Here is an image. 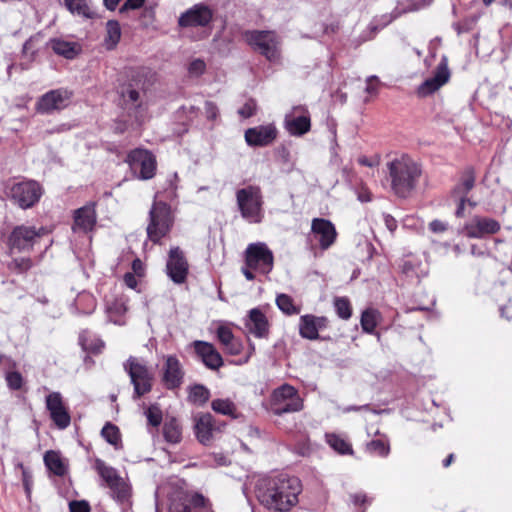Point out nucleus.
<instances>
[{
  "mask_svg": "<svg viewBox=\"0 0 512 512\" xmlns=\"http://www.w3.org/2000/svg\"><path fill=\"white\" fill-rule=\"evenodd\" d=\"M380 318V313L375 309H366L361 316V327L367 333H373Z\"/></svg>",
  "mask_w": 512,
  "mask_h": 512,
  "instance_id": "39",
  "label": "nucleus"
},
{
  "mask_svg": "<svg viewBox=\"0 0 512 512\" xmlns=\"http://www.w3.org/2000/svg\"><path fill=\"white\" fill-rule=\"evenodd\" d=\"M272 411L276 415L295 413L303 409V399L296 388L289 384H283L276 388L271 395Z\"/></svg>",
  "mask_w": 512,
  "mask_h": 512,
  "instance_id": "8",
  "label": "nucleus"
},
{
  "mask_svg": "<svg viewBox=\"0 0 512 512\" xmlns=\"http://www.w3.org/2000/svg\"><path fill=\"white\" fill-rule=\"evenodd\" d=\"M178 175L172 173L167 177L163 198L174 200L177 197ZM162 192H157L155 199L161 198ZM174 224V215L171 206L162 200H154L149 211V223L147 226V235L154 243L159 242L165 237Z\"/></svg>",
  "mask_w": 512,
  "mask_h": 512,
  "instance_id": "2",
  "label": "nucleus"
},
{
  "mask_svg": "<svg viewBox=\"0 0 512 512\" xmlns=\"http://www.w3.org/2000/svg\"><path fill=\"white\" fill-rule=\"evenodd\" d=\"M311 232L319 242L322 250L329 249L336 241L337 231L334 224L324 218H314L311 222Z\"/></svg>",
  "mask_w": 512,
  "mask_h": 512,
  "instance_id": "23",
  "label": "nucleus"
},
{
  "mask_svg": "<svg viewBox=\"0 0 512 512\" xmlns=\"http://www.w3.org/2000/svg\"><path fill=\"white\" fill-rule=\"evenodd\" d=\"M46 408L59 429H65L70 425L71 418L59 392H52L47 395Z\"/></svg>",
  "mask_w": 512,
  "mask_h": 512,
  "instance_id": "22",
  "label": "nucleus"
},
{
  "mask_svg": "<svg viewBox=\"0 0 512 512\" xmlns=\"http://www.w3.org/2000/svg\"><path fill=\"white\" fill-rule=\"evenodd\" d=\"M42 193L40 184L33 180L13 182L6 188L7 197L22 209L33 207L40 200Z\"/></svg>",
  "mask_w": 512,
  "mask_h": 512,
  "instance_id": "7",
  "label": "nucleus"
},
{
  "mask_svg": "<svg viewBox=\"0 0 512 512\" xmlns=\"http://www.w3.org/2000/svg\"><path fill=\"white\" fill-rule=\"evenodd\" d=\"M213 411L216 413L236 418V405L229 399H215L211 403Z\"/></svg>",
  "mask_w": 512,
  "mask_h": 512,
  "instance_id": "40",
  "label": "nucleus"
},
{
  "mask_svg": "<svg viewBox=\"0 0 512 512\" xmlns=\"http://www.w3.org/2000/svg\"><path fill=\"white\" fill-rule=\"evenodd\" d=\"M155 19V7L145 6L141 13L142 24L148 26L153 23Z\"/></svg>",
  "mask_w": 512,
  "mask_h": 512,
  "instance_id": "54",
  "label": "nucleus"
},
{
  "mask_svg": "<svg viewBox=\"0 0 512 512\" xmlns=\"http://www.w3.org/2000/svg\"><path fill=\"white\" fill-rule=\"evenodd\" d=\"M70 512H90V505L85 500L71 501L69 503Z\"/></svg>",
  "mask_w": 512,
  "mask_h": 512,
  "instance_id": "55",
  "label": "nucleus"
},
{
  "mask_svg": "<svg viewBox=\"0 0 512 512\" xmlns=\"http://www.w3.org/2000/svg\"><path fill=\"white\" fill-rule=\"evenodd\" d=\"M169 512H213L209 501L201 494L179 492L170 499Z\"/></svg>",
  "mask_w": 512,
  "mask_h": 512,
  "instance_id": "12",
  "label": "nucleus"
},
{
  "mask_svg": "<svg viewBox=\"0 0 512 512\" xmlns=\"http://www.w3.org/2000/svg\"><path fill=\"white\" fill-rule=\"evenodd\" d=\"M189 270V264L179 247L170 249L166 263V271L169 278L176 284H182L186 281Z\"/></svg>",
  "mask_w": 512,
  "mask_h": 512,
  "instance_id": "16",
  "label": "nucleus"
},
{
  "mask_svg": "<svg viewBox=\"0 0 512 512\" xmlns=\"http://www.w3.org/2000/svg\"><path fill=\"white\" fill-rule=\"evenodd\" d=\"M301 490L298 478L281 474L261 479L256 488V496L268 510L287 512L298 503Z\"/></svg>",
  "mask_w": 512,
  "mask_h": 512,
  "instance_id": "1",
  "label": "nucleus"
},
{
  "mask_svg": "<svg viewBox=\"0 0 512 512\" xmlns=\"http://www.w3.org/2000/svg\"><path fill=\"white\" fill-rule=\"evenodd\" d=\"M327 326L325 317H316L314 315H303L300 318L299 333L303 338L315 340L318 338L319 330Z\"/></svg>",
  "mask_w": 512,
  "mask_h": 512,
  "instance_id": "29",
  "label": "nucleus"
},
{
  "mask_svg": "<svg viewBox=\"0 0 512 512\" xmlns=\"http://www.w3.org/2000/svg\"><path fill=\"white\" fill-rule=\"evenodd\" d=\"M124 282L127 287L134 289L137 286V280L132 273H126L124 276Z\"/></svg>",
  "mask_w": 512,
  "mask_h": 512,
  "instance_id": "63",
  "label": "nucleus"
},
{
  "mask_svg": "<svg viewBox=\"0 0 512 512\" xmlns=\"http://www.w3.org/2000/svg\"><path fill=\"white\" fill-rule=\"evenodd\" d=\"M145 0H126L119 9L120 14H124L130 10H137L143 7Z\"/></svg>",
  "mask_w": 512,
  "mask_h": 512,
  "instance_id": "53",
  "label": "nucleus"
},
{
  "mask_svg": "<svg viewBox=\"0 0 512 512\" xmlns=\"http://www.w3.org/2000/svg\"><path fill=\"white\" fill-rule=\"evenodd\" d=\"M470 253H471V255H473L475 257H485L488 255L486 250L482 249L481 247H479L476 244L471 245Z\"/></svg>",
  "mask_w": 512,
  "mask_h": 512,
  "instance_id": "62",
  "label": "nucleus"
},
{
  "mask_svg": "<svg viewBox=\"0 0 512 512\" xmlns=\"http://www.w3.org/2000/svg\"><path fill=\"white\" fill-rule=\"evenodd\" d=\"M217 338L230 355H239L243 349L241 341L235 338L231 329L221 325L217 329Z\"/></svg>",
  "mask_w": 512,
  "mask_h": 512,
  "instance_id": "31",
  "label": "nucleus"
},
{
  "mask_svg": "<svg viewBox=\"0 0 512 512\" xmlns=\"http://www.w3.org/2000/svg\"><path fill=\"white\" fill-rule=\"evenodd\" d=\"M44 463L47 469L57 476H63L66 473V463L56 451H47L44 455Z\"/></svg>",
  "mask_w": 512,
  "mask_h": 512,
  "instance_id": "34",
  "label": "nucleus"
},
{
  "mask_svg": "<svg viewBox=\"0 0 512 512\" xmlns=\"http://www.w3.org/2000/svg\"><path fill=\"white\" fill-rule=\"evenodd\" d=\"M245 264L259 273L268 274L273 269V253L265 243H251L245 250Z\"/></svg>",
  "mask_w": 512,
  "mask_h": 512,
  "instance_id": "11",
  "label": "nucleus"
},
{
  "mask_svg": "<svg viewBox=\"0 0 512 512\" xmlns=\"http://www.w3.org/2000/svg\"><path fill=\"white\" fill-rule=\"evenodd\" d=\"M80 344L83 347L84 350L93 352V353H99L104 347V343L100 339H96L93 343H88L86 340L84 334L80 335Z\"/></svg>",
  "mask_w": 512,
  "mask_h": 512,
  "instance_id": "50",
  "label": "nucleus"
},
{
  "mask_svg": "<svg viewBox=\"0 0 512 512\" xmlns=\"http://www.w3.org/2000/svg\"><path fill=\"white\" fill-rule=\"evenodd\" d=\"M67 9L78 16L92 18L93 11L88 6L86 0H64Z\"/></svg>",
  "mask_w": 512,
  "mask_h": 512,
  "instance_id": "38",
  "label": "nucleus"
},
{
  "mask_svg": "<svg viewBox=\"0 0 512 512\" xmlns=\"http://www.w3.org/2000/svg\"><path fill=\"white\" fill-rule=\"evenodd\" d=\"M102 437L111 445L117 446L120 442V432L117 426L107 423L101 430Z\"/></svg>",
  "mask_w": 512,
  "mask_h": 512,
  "instance_id": "47",
  "label": "nucleus"
},
{
  "mask_svg": "<svg viewBox=\"0 0 512 512\" xmlns=\"http://www.w3.org/2000/svg\"><path fill=\"white\" fill-rule=\"evenodd\" d=\"M124 369L128 373L134 387V394L140 397L148 393L152 388V373L147 366L135 357H130L124 363Z\"/></svg>",
  "mask_w": 512,
  "mask_h": 512,
  "instance_id": "10",
  "label": "nucleus"
},
{
  "mask_svg": "<svg viewBox=\"0 0 512 512\" xmlns=\"http://www.w3.org/2000/svg\"><path fill=\"white\" fill-rule=\"evenodd\" d=\"M277 137V129L274 125H260L245 131V140L249 146H267Z\"/></svg>",
  "mask_w": 512,
  "mask_h": 512,
  "instance_id": "25",
  "label": "nucleus"
},
{
  "mask_svg": "<svg viewBox=\"0 0 512 512\" xmlns=\"http://www.w3.org/2000/svg\"><path fill=\"white\" fill-rule=\"evenodd\" d=\"M284 128L291 136L300 137L311 129L309 111L303 106H295L284 117Z\"/></svg>",
  "mask_w": 512,
  "mask_h": 512,
  "instance_id": "15",
  "label": "nucleus"
},
{
  "mask_svg": "<svg viewBox=\"0 0 512 512\" xmlns=\"http://www.w3.org/2000/svg\"><path fill=\"white\" fill-rule=\"evenodd\" d=\"M379 157L378 156H374V157H366V156H361L358 158V163L362 166H367V167H376L379 165Z\"/></svg>",
  "mask_w": 512,
  "mask_h": 512,
  "instance_id": "58",
  "label": "nucleus"
},
{
  "mask_svg": "<svg viewBox=\"0 0 512 512\" xmlns=\"http://www.w3.org/2000/svg\"><path fill=\"white\" fill-rule=\"evenodd\" d=\"M125 161L133 174L140 180H149L156 173V159L146 149L137 148L130 151Z\"/></svg>",
  "mask_w": 512,
  "mask_h": 512,
  "instance_id": "9",
  "label": "nucleus"
},
{
  "mask_svg": "<svg viewBox=\"0 0 512 512\" xmlns=\"http://www.w3.org/2000/svg\"><path fill=\"white\" fill-rule=\"evenodd\" d=\"M50 45L56 54L67 59L75 58L81 51V47L78 43L62 39H53L50 41Z\"/></svg>",
  "mask_w": 512,
  "mask_h": 512,
  "instance_id": "32",
  "label": "nucleus"
},
{
  "mask_svg": "<svg viewBox=\"0 0 512 512\" xmlns=\"http://www.w3.org/2000/svg\"><path fill=\"white\" fill-rule=\"evenodd\" d=\"M191 346L207 368L217 370L223 365L222 356L213 344L206 341L196 340L192 342Z\"/></svg>",
  "mask_w": 512,
  "mask_h": 512,
  "instance_id": "24",
  "label": "nucleus"
},
{
  "mask_svg": "<svg viewBox=\"0 0 512 512\" xmlns=\"http://www.w3.org/2000/svg\"><path fill=\"white\" fill-rule=\"evenodd\" d=\"M454 199L458 202L455 215L459 218H462L464 216V212H465L466 198L462 197V198H454Z\"/></svg>",
  "mask_w": 512,
  "mask_h": 512,
  "instance_id": "61",
  "label": "nucleus"
},
{
  "mask_svg": "<svg viewBox=\"0 0 512 512\" xmlns=\"http://www.w3.org/2000/svg\"><path fill=\"white\" fill-rule=\"evenodd\" d=\"M213 13L211 9L203 4H196L184 13L178 19L180 27H204L212 20Z\"/></svg>",
  "mask_w": 512,
  "mask_h": 512,
  "instance_id": "21",
  "label": "nucleus"
},
{
  "mask_svg": "<svg viewBox=\"0 0 512 512\" xmlns=\"http://www.w3.org/2000/svg\"><path fill=\"white\" fill-rule=\"evenodd\" d=\"M243 37L254 51L259 52L268 61L276 62L280 59L281 43L274 31H245Z\"/></svg>",
  "mask_w": 512,
  "mask_h": 512,
  "instance_id": "5",
  "label": "nucleus"
},
{
  "mask_svg": "<svg viewBox=\"0 0 512 512\" xmlns=\"http://www.w3.org/2000/svg\"><path fill=\"white\" fill-rule=\"evenodd\" d=\"M210 397L209 390L203 385H194L189 391V400L197 405H203Z\"/></svg>",
  "mask_w": 512,
  "mask_h": 512,
  "instance_id": "42",
  "label": "nucleus"
},
{
  "mask_svg": "<svg viewBox=\"0 0 512 512\" xmlns=\"http://www.w3.org/2000/svg\"><path fill=\"white\" fill-rule=\"evenodd\" d=\"M237 205L249 223H260L263 219V196L260 187L249 185L236 192Z\"/></svg>",
  "mask_w": 512,
  "mask_h": 512,
  "instance_id": "4",
  "label": "nucleus"
},
{
  "mask_svg": "<svg viewBox=\"0 0 512 512\" xmlns=\"http://www.w3.org/2000/svg\"><path fill=\"white\" fill-rule=\"evenodd\" d=\"M366 449L369 453L387 457L390 453V445L387 440L374 439L367 443Z\"/></svg>",
  "mask_w": 512,
  "mask_h": 512,
  "instance_id": "43",
  "label": "nucleus"
},
{
  "mask_svg": "<svg viewBox=\"0 0 512 512\" xmlns=\"http://www.w3.org/2000/svg\"><path fill=\"white\" fill-rule=\"evenodd\" d=\"M450 79L447 57L443 56L437 65L433 76L427 78L417 89L421 97H426L439 90Z\"/></svg>",
  "mask_w": 512,
  "mask_h": 512,
  "instance_id": "18",
  "label": "nucleus"
},
{
  "mask_svg": "<svg viewBox=\"0 0 512 512\" xmlns=\"http://www.w3.org/2000/svg\"><path fill=\"white\" fill-rule=\"evenodd\" d=\"M205 113L208 119L214 120L218 115V108L214 103L208 101L205 103Z\"/></svg>",
  "mask_w": 512,
  "mask_h": 512,
  "instance_id": "60",
  "label": "nucleus"
},
{
  "mask_svg": "<svg viewBox=\"0 0 512 512\" xmlns=\"http://www.w3.org/2000/svg\"><path fill=\"white\" fill-rule=\"evenodd\" d=\"M365 91L368 94H376L378 91V78L376 76H370L366 79Z\"/></svg>",
  "mask_w": 512,
  "mask_h": 512,
  "instance_id": "57",
  "label": "nucleus"
},
{
  "mask_svg": "<svg viewBox=\"0 0 512 512\" xmlns=\"http://www.w3.org/2000/svg\"><path fill=\"white\" fill-rule=\"evenodd\" d=\"M206 69V64L203 60L201 59H195L193 60L190 65H189V73L190 75L192 76H199L201 74H203V72L205 71Z\"/></svg>",
  "mask_w": 512,
  "mask_h": 512,
  "instance_id": "52",
  "label": "nucleus"
},
{
  "mask_svg": "<svg viewBox=\"0 0 512 512\" xmlns=\"http://www.w3.org/2000/svg\"><path fill=\"white\" fill-rule=\"evenodd\" d=\"M450 79L447 57L443 56L437 65L433 76L427 78L417 89L421 97H426L439 90Z\"/></svg>",
  "mask_w": 512,
  "mask_h": 512,
  "instance_id": "20",
  "label": "nucleus"
},
{
  "mask_svg": "<svg viewBox=\"0 0 512 512\" xmlns=\"http://www.w3.org/2000/svg\"><path fill=\"white\" fill-rule=\"evenodd\" d=\"M163 435L167 442L176 444L181 441L182 432L176 419L166 421L163 426Z\"/></svg>",
  "mask_w": 512,
  "mask_h": 512,
  "instance_id": "37",
  "label": "nucleus"
},
{
  "mask_svg": "<svg viewBox=\"0 0 512 512\" xmlns=\"http://www.w3.org/2000/svg\"><path fill=\"white\" fill-rule=\"evenodd\" d=\"M475 185V176L471 170H467L461 176L459 183L452 190L453 198H466Z\"/></svg>",
  "mask_w": 512,
  "mask_h": 512,
  "instance_id": "35",
  "label": "nucleus"
},
{
  "mask_svg": "<svg viewBox=\"0 0 512 512\" xmlns=\"http://www.w3.org/2000/svg\"><path fill=\"white\" fill-rule=\"evenodd\" d=\"M215 430L214 419L211 414H201L195 418L196 437L202 444L206 445L211 441Z\"/></svg>",
  "mask_w": 512,
  "mask_h": 512,
  "instance_id": "30",
  "label": "nucleus"
},
{
  "mask_svg": "<svg viewBox=\"0 0 512 512\" xmlns=\"http://www.w3.org/2000/svg\"><path fill=\"white\" fill-rule=\"evenodd\" d=\"M500 229L499 221L490 217L475 215L464 224L460 232L468 238L483 239L498 233Z\"/></svg>",
  "mask_w": 512,
  "mask_h": 512,
  "instance_id": "14",
  "label": "nucleus"
},
{
  "mask_svg": "<svg viewBox=\"0 0 512 512\" xmlns=\"http://www.w3.org/2000/svg\"><path fill=\"white\" fill-rule=\"evenodd\" d=\"M278 308L288 315L298 314L299 309L294 305L293 299L287 294H280L276 298Z\"/></svg>",
  "mask_w": 512,
  "mask_h": 512,
  "instance_id": "44",
  "label": "nucleus"
},
{
  "mask_svg": "<svg viewBox=\"0 0 512 512\" xmlns=\"http://www.w3.org/2000/svg\"><path fill=\"white\" fill-rule=\"evenodd\" d=\"M106 304L110 320L113 321L115 324H120V322L117 319L113 318V315L115 314L117 316H120L126 312L127 307L125 301L123 299H115L113 302L107 300Z\"/></svg>",
  "mask_w": 512,
  "mask_h": 512,
  "instance_id": "46",
  "label": "nucleus"
},
{
  "mask_svg": "<svg viewBox=\"0 0 512 512\" xmlns=\"http://www.w3.org/2000/svg\"><path fill=\"white\" fill-rule=\"evenodd\" d=\"M391 187L399 197H407L416 188L422 174L420 165L408 156L389 163Z\"/></svg>",
  "mask_w": 512,
  "mask_h": 512,
  "instance_id": "3",
  "label": "nucleus"
},
{
  "mask_svg": "<svg viewBox=\"0 0 512 512\" xmlns=\"http://www.w3.org/2000/svg\"><path fill=\"white\" fill-rule=\"evenodd\" d=\"M334 307L337 315L343 319L348 320L352 315V308L348 298L346 297H336L334 299Z\"/></svg>",
  "mask_w": 512,
  "mask_h": 512,
  "instance_id": "45",
  "label": "nucleus"
},
{
  "mask_svg": "<svg viewBox=\"0 0 512 512\" xmlns=\"http://www.w3.org/2000/svg\"><path fill=\"white\" fill-rule=\"evenodd\" d=\"M384 221H385V225L387 227V229L391 232L395 231L396 228H397V222L396 220L390 216V215H385L384 216Z\"/></svg>",
  "mask_w": 512,
  "mask_h": 512,
  "instance_id": "64",
  "label": "nucleus"
},
{
  "mask_svg": "<svg viewBox=\"0 0 512 512\" xmlns=\"http://www.w3.org/2000/svg\"><path fill=\"white\" fill-rule=\"evenodd\" d=\"M326 440L329 446L340 454H351L352 448L348 442L336 434H327Z\"/></svg>",
  "mask_w": 512,
  "mask_h": 512,
  "instance_id": "41",
  "label": "nucleus"
},
{
  "mask_svg": "<svg viewBox=\"0 0 512 512\" xmlns=\"http://www.w3.org/2000/svg\"><path fill=\"white\" fill-rule=\"evenodd\" d=\"M121 38L120 24L116 20H109L106 23V37L104 40L107 49L111 50L116 47Z\"/></svg>",
  "mask_w": 512,
  "mask_h": 512,
  "instance_id": "36",
  "label": "nucleus"
},
{
  "mask_svg": "<svg viewBox=\"0 0 512 512\" xmlns=\"http://www.w3.org/2000/svg\"><path fill=\"white\" fill-rule=\"evenodd\" d=\"M450 79L447 57L443 56L437 65L433 76L427 78L417 89L421 97H426L439 90Z\"/></svg>",
  "mask_w": 512,
  "mask_h": 512,
  "instance_id": "19",
  "label": "nucleus"
},
{
  "mask_svg": "<svg viewBox=\"0 0 512 512\" xmlns=\"http://www.w3.org/2000/svg\"><path fill=\"white\" fill-rule=\"evenodd\" d=\"M256 102L253 99H249L245 104L238 110L240 116L249 118L255 114Z\"/></svg>",
  "mask_w": 512,
  "mask_h": 512,
  "instance_id": "51",
  "label": "nucleus"
},
{
  "mask_svg": "<svg viewBox=\"0 0 512 512\" xmlns=\"http://www.w3.org/2000/svg\"><path fill=\"white\" fill-rule=\"evenodd\" d=\"M5 379L8 387L12 390H19L23 385V377L19 372H8Z\"/></svg>",
  "mask_w": 512,
  "mask_h": 512,
  "instance_id": "49",
  "label": "nucleus"
},
{
  "mask_svg": "<svg viewBox=\"0 0 512 512\" xmlns=\"http://www.w3.org/2000/svg\"><path fill=\"white\" fill-rule=\"evenodd\" d=\"M96 224V211L94 204H87L74 212V231L89 232Z\"/></svg>",
  "mask_w": 512,
  "mask_h": 512,
  "instance_id": "28",
  "label": "nucleus"
},
{
  "mask_svg": "<svg viewBox=\"0 0 512 512\" xmlns=\"http://www.w3.org/2000/svg\"><path fill=\"white\" fill-rule=\"evenodd\" d=\"M184 371L177 357L167 356L164 365L163 383L168 389L178 388L183 381Z\"/></svg>",
  "mask_w": 512,
  "mask_h": 512,
  "instance_id": "26",
  "label": "nucleus"
},
{
  "mask_svg": "<svg viewBox=\"0 0 512 512\" xmlns=\"http://www.w3.org/2000/svg\"><path fill=\"white\" fill-rule=\"evenodd\" d=\"M245 327L256 338H265L269 333L267 317L259 308H253L249 311L245 320Z\"/></svg>",
  "mask_w": 512,
  "mask_h": 512,
  "instance_id": "27",
  "label": "nucleus"
},
{
  "mask_svg": "<svg viewBox=\"0 0 512 512\" xmlns=\"http://www.w3.org/2000/svg\"><path fill=\"white\" fill-rule=\"evenodd\" d=\"M148 423L157 427L162 422V411L157 405H151L145 412Z\"/></svg>",
  "mask_w": 512,
  "mask_h": 512,
  "instance_id": "48",
  "label": "nucleus"
},
{
  "mask_svg": "<svg viewBox=\"0 0 512 512\" xmlns=\"http://www.w3.org/2000/svg\"><path fill=\"white\" fill-rule=\"evenodd\" d=\"M94 467L107 487L111 490L112 497L121 504L129 503L131 487L129 483L118 474L117 470L108 466L101 459H96Z\"/></svg>",
  "mask_w": 512,
  "mask_h": 512,
  "instance_id": "6",
  "label": "nucleus"
},
{
  "mask_svg": "<svg viewBox=\"0 0 512 512\" xmlns=\"http://www.w3.org/2000/svg\"><path fill=\"white\" fill-rule=\"evenodd\" d=\"M22 469V476H23V484L25 487V490L27 494H30L31 490V483H32V477L29 471L23 466V464L18 465Z\"/></svg>",
  "mask_w": 512,
  "mask_h": 512,
  "instance_id": "59",
  "label": "nucleus"
},
{
  "mask_svg": "<svg viewBox=\"0 0 512 512\" xmlns=\"http://www.w3.org/2000/svg\"><path fill=\"white\" fill-rule=\"evenodd\" d=\"M71 99V91L64 88L53 89L38 99L35 109L40 114L50 115L68 107Z\"/></svg>",
  "mask_w": 512,
  "mask_h": 512,
  "instance_id": "13",
  "label": "nucleus"
},
{
  "mask_svg": "<svg viewBox=\"0 0 512 512\" xmlns=\"http://www.w3.org/2000/svg\"><path fill=\"white\" fill-rule=\"evenodd\" d=\"M44 229L38 231L34 227L18 226L16 227L10 237L9 244L12 251L17 250L18 252L29 251L41 236V232Z\"/></svg>",
  "mask_w": 512,
  "mask_h": 512,
  "instance_id": "17",
  "label": "nucleus"
},
{
  "mask_svg": "<svg viewBox=\"0 0 512 512\" xmlns=\"http://www.w3.org/2000/svg\"><path fill=\"white\" fill-rule=\"evenodd\" d=\"M145 90V83L141 78L137 77L131 81L125 88L122 89L121 95L124 101L133 105H137L140 100V95Z\"/></svg>",
  "mask_w": 512,
  "mask_h": 512,
  "instance_id": "33",
  "label": "nucleus"
},
{
  "mask_svg": "<svg viewBox=\"0 0 512 512\" xmlns=\"http://www.w3.org/2000/svg\"><path fill=\"white\" fill-rule=\"evenodd\" d=\"M429 228L434 233H443L447 230L448 224L441 220L435 219L429 224Z\"/></svg>",
  "mask_w": 512,
  "mask_h": 512,
  "instance_id": "56",
  "label": "nucleus"
}]
</instances>
